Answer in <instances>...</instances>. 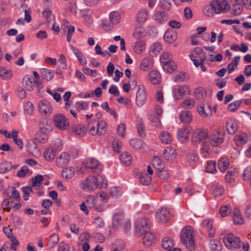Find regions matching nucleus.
Listing matches in <instances>:
<instances>
[{
    "mask_svg": "<svg viewBox=\"0 0 251 251\" xmlns=\"http://www.w3.org/2000/svg\"><path fill=\"white\" fill-rule=\"evenodd\" d=\"M97 179L98 187H105L107 184V180L105 177L101 175H98L95 176Z\"/></svg>",
    "mask_w": 251,
    "mask_h": 251,
    "instance_id": "680f3d73",
    "label": "nucleus"
},
{
    "mask_svg": "<svg viewBox=\"0 0 251 251\" xmlns=\"http://www.w3.org/2000/svg\"><path fill=\"white\" fill-rule=\"evenodd\" d=\"M97 127V121L96 120H93L88 123V128L90 134L92 135H98Z\"/></svg>",
    "mask_w": 251,
    "mask_h": 251,
    "instance_id": "58836bf2",
    "label": "nucleus"
},
{
    "mask_svg": "<svg viewBox=\"0 0 251 251\" xmlns=\"http://www.w3.org/2000/svg\"><path fill=\"white\" fill-rule=\"evenodd\" d=\"M98 135H102L105 133L107 130L106 124L103 121H97Z\"/></svg>",
    "mask_w": 251,
    "mask_h": 251,
    "instance_id": "8fccbe9b",
    "label": "nucleus"
},
{
    "mask_svg": "<svg viewBox=\"0 0 251 251\" xmlns=\"http://www.w3.org/2000/svg\"><path fill=\"white\" fill-rule=\"evenodd\" d=\"M150 226L148 220L145 218L138 219L135 224V233L138 236H141L147 232Z\"/></svg>",
    "mask_w": 251,
    "mask_h": 251,
    "instance_id": "20e7f679",
    "label": "nucleus"
},
{
    "mask_svg": "<svg viewBox=\"0 0 251 251\" xmlns=\"http://www.w3.org/2000/svg\"><path fill=\"white\" fill-rule=\"evenodd\" d=\"M43 15L46 18V25L50 27L52 24H55V18L51 12L49 10H46L43 12Z\"/></svg>",
    "mask_w": 251,
    "mask_h": 251,
    "instance_id": "5701e85b",
    "label": "nucleus"
},
{
    "mask_svg": "<svg viewBox=\"0 0 251 251\" xmlns=\"http://www.w3.org/2000/svg\"><path fill=\"white\" fill-rule=\"evenodd\" d=\"M226 127L228 133L231 135L235 133L238 129L236 122L231 119L226 121Z\"/></svg>",
    "mask_w": 251,
    "mask_h": 251,
    "instance_id": "6ab92c4d",
    "label": "nucleus"
},
{
    "mask_svg": "<svg viewBox=\"0 0 251 251\" xmlns=\"http://www.w3.org/2000/svg\"><path fill=\"white\" fill-rule=\"evenodd\" d=\"M18 131L13 130L11 131L12 138L14 142L17 145L20 149L23 148V142L22 139L18 138Z\"/></svg>",
    "mask_w": 251,
    "mask_h": 251,
    "instance_id": "37998d69",
    "label": "nucleus"
},
{
    "mask_svg": "<svg viewBox=\"0 0 251 251\" xmlns=\"http://www.w3.org/2000/svg\"><path fill=\"white\" fill-rule=\"evenodd\" d=\"M120 160L125 165H130L132 162V157L127 152H124L120 156Z\"/></svg>",
    "mask_w": 251,
    "mask_h": 251,
    "instance_id": "e433bc0d",
    "label": "nucleus"
},
{
    "mask_svg": "<svg viewBox=\"0 0 251 251\" xmlns=\"http://www.w3.org/2000/svg\"><path fill=\"white\" fill-rule=\"evenodd\" d=\"M39 130L42 132L49 133L51 130V126L48 124L47 120L44 119L41 121L39 124Z\"/></svg>",
    "mask_w": 251,
    "mask_h": 251,
    "instance_id": "de8ad7c7",
    "label": "nucleus"
},
{
    "mask_svg": "<svg viewBox=\"0 0 251 251\" xmlns=\"http://www.w3.org/2000/svg\"><path fill=\"white\" fill-rule=\"evenodd\" d=\"M25 21L29 23L31 21V17L30 15V11L27 9L25 10V20L23 18L19 19L16 22L17 25H24Z\"/></svg>",
    "mask_w": 251,
    "mask_h": 251,
    "instance_id": "052dcab7",
    "label": "nucleus"
},
{
    "mask_svg": "<svg viewBox=\"0 0 251 251\" xmlns=\"http://www.w3.org/2000/svg\"><path fill=\"white\" fill-rule=\"evenodd\" d=\"M175 245L174 240L168 237H165L162 242V247L167 251H172V249Z\"/></svg>",
    "mask_w": 251,
    "mask_h": 251,
    "instance_id": "473e14b6",
    "label": "nucleus"
},
{
    "mask_svg": "<svg viewBox=\"0 0 251 251\" xmlns=\"http://www.w3.org/2000/svg\"><path fill=\"white\" fill-rule=\"evenodd\" d=\"M190 130L189 128L182 127L177 131V137L179 142L184 143L187 141L190 136Z\"/></svg>",
    "mask_w": 251,
    "mask_h": 251,
    "instance_id": "dca6fc26",
    "label": "nucleus"
},
{
    "mask_svg": "<svg viewBox=\"0 0 251 251\" xmlns=\"http://www.w3.org/2000/svg\"><path fill=\"white\" fill-rule=\"evenodd\" d=\"M205 171L211 174H214L216 172V162L213 161H207Z\"/></svg>",
    "mask_w": 251,
    "mask_h": 251,
    "instance_id": "bf43d9fd",
    "label": "nucleus"
},
{
    "mask_svg": "<svg viewBox=\"0 0 251 251\" xmlns=\"http://www.w3.org/2000/svg\"><path fill=\"white\" fill-rule=\"evenodd\" d=\"M155 241V235L151 232H146L143 238L144 245L147 247L151 246Z\"/></svg>",
    "mask_w": 251,
    "mask_h": 251,
    "instance_id": "aec40b11",
    "label": "nucleus"
},
{
    "mask_svg": "<svg viewBox=\"0 0 251 251\" xmlns=\"http://www.w3.org/2000/svg\"><path fill=\"white\" fill-rule=\"evenodd\" d=\"M23 85L25 90L31 91L34 89L35 81L33 79L26 76L23 78Z\"/></svg>",
    "mask_w": 251,
    "mask_h": 251,
    "instance_id": "b1692460",
    "label": "nucleus"
},
{
    "mask_svg": "<svg viewBox=\"0 0 251 251\" xmlns=\"http://www.w3.org/2000/svg\"><path fill=\"white\" fill-rule=\"evenodd\" d=\"M172 54L168 52H164L160 56V60L162 63L165 64L168 62L172 61Z\"/></svg>",
    "mask_w": 251,
    "mask_h": 251,
    "instance_id": "864d4df0",
    "label": "nucleus"
},
{
    "mask_svg": "<svg viewBox=\"0 0 251 251\" xmlns=\"http://www.w3.org/2000/svg\"><path fill=\"white\" fill-rule=\"evenodd\" d=\"M164 158L167 160L174 159L176 156V151L170 147H168L163 151Z\"/></svg>",
    "mask_w": 251,
    "mask_h": 251,
    "instance_id": "72a5a7b5",
    "label": "nucleus"
},
{
    "mask_svg": "<svg viewBox=\"0 0 251 251\" xmlns=\"http://www.w3.org/2000/svg\"><path fill=\"white\" fill-rule=\"evenodd\" d=\"M110 22L113 24H117L119 23L121 17L120 14L117 11L111 12L109 14Z\"/></svg>",
    "mask_w": 251,
    "mask_h": 251,
    "instance_id": "603ef678",
    "label": "nucleus"
},
{
    "mask_svg": "<svg viewBox=\"0 0 251 251\" xmlns=\"http://www.w3.org/2000/svg\"><path fill=\"white\" fill-rule=\"evenodd\" d=\"M210 248L212 251H221L222 245L219 241L213 240L210 243Z\"/></svg>",
    "mask_w": 251,
    "mask_h": 251,
    "instance_id": "13d9d810",
    "label": "nucleus"
},
{
    "mask_svg": "<svg viewBox=\"0 0 251 251\" xmlns=\"http://www.w3.org/2000/svg\"><path fill=\"white\" fill-rule=\"evenodd\" d=\"M215 146L222 144L224 140V132L220 129L214 130L209 139Z\"/></svg>",
    "mask_w": 251,
    "mask_h": 251,
    "instance_id": "1a4fd4ad",
    "label": "nucleus"
},
{
    "mask_svg": "<svg viewBox=\"0 0 251 251\" xmlns=\"http://www.w3.org/2000/svg\"><path fill=\"white\" fill-rule=\"evenodd\" d=\"M170 217L169 210L166 208H161L158 210L156 213V218L159 222L165 223L168 222Z\"/></svg>",
    "mask_w": 251,
    "mask_h": 251,
    "instance_id": "ddd939ff",
    "label": "nucleus"
},
{
    "mask_svg": "<svg viewBox=\"0 0 251 251\" xmlns=\"http://www.w3.org/2000/svg\"><path fill=\"white\" fill-rule=\"evenodd\" d=\"M213 192L215 196H222L224 193V188L220 185L216 184L213 186Z\"/></svg>",
    "mask_w": 251,
    "mask_h": 251,
    "instance_id": "69168bd1",
    "label": "nucleus"
},
{
    "mask_svg": "<svg viewBox=\"0 0 251 251\" xmlns=\"http://www.w3.org/2000/svg\"><path fill=\"white\" fill-rule=\"evenodd\" d=\"M199 159V157L197 155H196L195 153L191 152L188 154L187 157H186V160L187 162L190 164H194L196 162H197V161Z\"/></svg>",
    "mask_w": 251,
    "mask_h": 251,
    "instance_id": "774afa93",
    "label": "nucleus"
},
{
    "mask_svg": "<svg viewBox=\"0 0 251 251\" xmlns=\"http://www.w3.org/2000/svg\"><path fill=\"white\" fill-rule=\"evenodd\" d=\"M155 20L162 23L167 20L168 16L165 12H157L153 16Z\"/></svg>",
    "mask_w": 251,
    "mask_h": 251,
    "instance_id": "3c124183",
    "label": "nucleus"
},
{
    "mask_svg": "<svg viewBox=\"0 0 251 251\" xmlns=\"http://www.w3.org/2000/svg\"><path fill=\"white\" fill-rule=\"evenodd\" d=\"M71 128L72 131L78 136H83L86 133V129L84 126L82 125L73 126Z\"/></svg>",
    "mask_w": 251,
    "mask_h": 251,
    "instance_id": "7c9ffc66",
    "label": "nucleus"
},
{
    "mask_svg": "<svg viewBox=\"0 0 251 251\" xmlns=\"http://www.w3.org/2000/svg\"><path fill=\"white\" fill-rule=\"evenodd\" d=\"M229 165V161L227 158L222 157L218 162V169L221 172L225 171L228 168Z\"/></svg>",
    "mask_w": 251,
    "mask_h": 251,
    "instance_id": "f704fd0d",
    "label": "nucleus"
},
{
    "mask_svg": "<svg viewBox=\"0 0 251 251\" xmlns=\"http://www.w3.org/2000/svg\"><path fill=\"white\" fill-rule=\"evenodd\" d=\"M237 144L238 145H242L246 144L251 140V137L250 135L244 133H239L237 135Z\"/></svg>",
    "mask_w": 251,
    "mask_h": 251,
    "instance_id": "bb28decb",
    "label": "nucleus"
},
{
    "mask_svg": "<svg viewBox=\"0 0 251 251\" xmlns=\"http://www.w3.org/2000/svg\"><path fill=\"white\" fill-rule=\"evenodd\" d=\"M55 126L60 130L66 129L69 126L68 119L62 114H57L53 117Z\"/></svg>",
    "mask_w": 251,
    "mask_h": 251,
    "instance_id": "6e6552de",
    "label": "nucleus"
},
{
    "mask_svg": "<svg viewBox=\"0 0 251 251\" xmlns=\"http://www.w3.org/2000/svg\"><path fill=\"white\" fill-rule=\"evenodd\" d=\"M75 174V169L73 167H67L62 172V176L65 179H70L73 177Z\"/></svg>",
    "mask_w": 251,
    "mask_h": 251,
    "instance_id": "49530a36",
    "label": "nucleus"
},
{
    "mask_svg": "<svg viewBox=\"0 0 251 251\" xmlns=\"http://www.w3.org/2000/svg\"><path fill=\"white\" fill-rule=\"evenodd\" d=\"M93 11L90 9H84L81 10L80 14L81 16L85 18V20L89 24L93 22L92 15Z\"/></svg>",
    "mask_w": 251,
    "mask_h": 251,
    "instance_id": "4c0bfd02",
    "label": "nucleus"
},
{
    "mask_svg": "<svg viewBox=\"0 0 251 251\" xmlns=\"http://www.w3.org/2000/svg\"><path fill=\"white\" fill-rule=\"evenodd\" d=\"M75 54L76 57L78 59L80 64L82 65H85L87 63V60L83 54L78 51L77 49H74L73 50Z\"/></svg>",
    "mask_w": 251,
    "mask_h": 251,
    "instance_id": "0e129e2a",
    "label": "nucleus"
},
{
    "mask_svg": "<svg viewBox=\"0 0 251 251\" xmlns=\"http://www.w3.org/2000/svg\"><path fill=\"white\" fill-rule=\"evenodd\" d=\"M70 160L69 154L66 152H63L56 158L55 162L58 167L62 168L69 163Z\"/></svg>",
    "mask_w": 251,
    "mask_h": 251,
    "instance_id": "2eb2a0df",
    "label": "nucleus"
},
{
    "mask_svg": "<svg viewBox=\"0 0 251 251\" xmlns=\"http://www.w3.org/2000/svg\"><path fill=\"white\" fill-rule=\"evenodd\" d=\"M192 116L190 111L184 110L181 112L179 115L180 121L183 123H188L191 120Z\"/></svg>",
    "mask_w": 251,
    "mask_h": 251,
    "instance_id": "c9c22d12",
    "label": "nucleus"
},
{
    "mask_svg": "<svg viewBox=\"0 0 251 251\" xmlns=\"http://www.w3.org/2000/svg\"><path fill=\"white\" fill-rule=\"evenodd\" d=\"M156 175L159 178L164 180L168 179L170 177L169 173L167 170H164V169L158 170Z\"/></svg>",
    "mask_w": 251,
    "mask_h": 251,
    "instance_id": "338daca9",
    "label": "nucleus"
},
{
    "mask_svg": "<svg viewBox=\"0 0 251 251\" xmlns=\"http://www.w3.org/2000/svg\"><path fill=\"white\" fill-rule=\"evenodd\" d=\"M48 133L39 130L36 135V139L41 143H45L48 140Z\"/></svg>",
    "mask_w": 251,
    "mask_h": 251,
    "instance_id": "6e6d98bb",
    "label": "nucleus"
},
{
    "mask_svg": "<svg viewBox=\"0 0 251 251\" xmlns=\"http://www.w3.org/2000/svg\"><path fill=\"white\" fill-rule=\"evenodd\" d=\"M159 139L162 143L169 144L172 142L173 137L168 131H163L161 132L159 135Z\"/></svg>",
    "mask_w": 251,
    "mask_h": 251,
    "instance_id": "cd10ccee",
    "label": "nucleus"
},
{
    "mask_svg": "<svg viewBox=\"0 0 251 251\" xmlns=\"http://www.w3.org/2000/svg\"><path fill=\"white\" fill-rule=\"evenodd\" d=\"M148 17V12L146 9H141L137 13V20L139 23L145 22Z\"/></svg>",
    "mask_w": 251,
    "mask_h": 251,
    "instance_id": "79ce46f5",
    "label": "nucleus"
},
{
    "mask_svg": "<svg viewBox=\"0 0 251 251\" xmlns=\"http://www.w3.org/2000/svg\"><path fill=\"white\" fill-rule=\"evenodd\" d=\"M195 105V100L193 99H189L183 101L181 103V107L185 109H191Z\"/></svg>",
    "mask_w": 251,
    "mask_h": 251,
    "instance_id": "4d7b16f0",
    "label": "nucleus"
},
{
    "mask_svg": "<svg viewBox=\"0 0 251 251\" xmlns=\"http://www.w3.org/2000/svg\"><path fill=\"white\" fill-rule=\"evenodd\" d=\"M145 49V43L142 40L136 42L134 48L135 52L141 54Z\"/></svg>",
    "mask_w": 251,
    "mask_h": 251,
    "instance_id": "09e8293b",
    "label": "nucleus"
},
{
    "mask_svg": "<svg viewBox=\"0 0 251 251\" xmlns=\"http://www.w3.org/2000/svg\"><path fill=\"white\" fill-rule=\"evenodd\" d=\"M149 77L151 83L154 85L159 84L161 81V75L159 72L156 70L150 72Z\"/></svg>",
    "mask_w": 251,
    "mask_h": 251,
    "instance_id": "412c9836",
    "label": "nucleus"
},
{
    "mask_svg": "<svg viewBox=\"0 0 251 251\" xmlns=\"http://www.w3.org/2000/svg\"><path fill=\"white\" fill-rule=\"evenodd\" d=\"M223 242L226 247L229 250H236L241 246V240L232 233H229L223 238Z\"/></svg>",
    "mask_w": 251,
    "mask_h": 251,
    "instance_id": "f03ea898",
    "label": "nucleus"
},
{
    "mask_svg": "<svg viewBox=\"0 0 251 251\" xmlns=\"http://www.w3.org/2000/svg\"><path fill=\"white\" fill-rule=\"evenodd\" d=\"M177 38V33L175 31L167 30L164 34V39L165 42L172 43L175 41Z\"/></svg>",
    "mask_w": 251,
    "mask_h": 251,
    "instance_id": "393cba45",
    "label": "nucleus"
},
{
    "mask_svg": "<svg viewBox=\"0 0 251 251\" xmlns=\"http://www.w3.org/2000/svg\"><path fill=\"white\" fill-rule=\"evenodd\" d=\"M163 49V46L160 43L154 42L150 46L149 52L151 56L157 55Z\"/></svg>",
    "mask_w": 251,
    "mask_h": 251,
    "instance_id": "a211bd4d",
    "label": "nucleus"
},
{
    "mask_svg": "<svg viewBox=\"0 0 251 251\" xmlns=\"http://www.w3.org/2000/svg\"><path fill=\"white\" fill-rule=\"evenodd\" d=\"M13 76V72L11 70L5 68H0V76L3 80H9Z\"/></svg>",
    "mask_w": 251,
    "mask_h": 251,
    "instance_id": "c756f323",
    "label": "nucleus"
},
{
    "mask_svg": "<svg viewBox=\"0 0 251 251\" xmlns=\"http://www.w3.org/2000/svg\"><path fill=\"white\" fill-rule=\"evenodd\" d=\"M38 108L39 112L42 114L49 115L52 112L51 104L46 100H42L39 101Z\"/></svg>",
    "mask_w": 251,
    "mask_h": 251,
    "instance_id": "9b49d317",
    "label": "nucleus"
},
{
    "mask_svg": "<svg viewBox=\"0 0 251 251\" xmlns=\"http://www.w3.org/2000/svg\"><path fill=\"white\" fill-rule=\"evenodd\" d=\"M212 5L217 14L226 13L230 9V5L227 0H213Z\"/></svg>",
    "mask_w": 251,
    "mask_h": 251,
    "instance_id": "7ed1b4c3",
    "label": "nucleus"
},
{
    "mask_svg": "<svg viewBox=\"0 0 251 251\" xmlns=\"http://www.w3.org/2000/svg\"><path fill=\"white\" fill-rule=\"evenodd\" d=\"M56 152V150L52 148L46 150L44 153L45 159L49 162L52 161L55 158Z\"/></svg>",
    "mask_w": 251,
    "mask_h": 251,
    "instance_id": "c85d7f7f",
    "label": "nucleus"
},
{
    "mask_svg": "<svg viewBox=\"0 0 251 251\" xmlns=\"http://www.w3.org/2000/svg\"><path fill=\"white\" fill-rule=\"evenodd\" d=\"M232 217L234 224L242 225L244 224V220L241 216L240 212L238 209H233L232 212Z\"/></svg>",
    "mask_w": 251,
    "mask_h": 251,
    "instance_id": "a878e982",
    "label": "nucleus"
},
{
    "mask_svg": "<svg viewBox=\"0 0 251 251\" xmlns=\"http://www.w3.org/2000/svg\"><path fill=\"white\" fill-rule=\"evenodd\" d=\"M85 202L88 208L93 209L96 211L99 212L103 211V208L102 205L96 204V199L94 196H88L86 198Z\"/></svg>",
    "mask_w": 251,
    "mask_h": 251,
    "instance_id": "f8f14e48",
    "label": "nucleus"
},
{
    "mask_svg": "<svg viewBox=\"0 0 251 251\" xmlns=\"http://www.w3.org/2000/svg\"><path fill=\"white\" fill-rule=\"evenodd\" d=\"M139 179L142 185L147 186L151 183V177L149 176L146 172H142L140 174Z\"/></svg>",
    "mask_w": 251,
    "mask_h": 251,
    "instance_id": "c03bdc74",
    "label": "nucleus"
},
{
    "mask_svg": "<svg viewBox=\"0 0 251 251\" xmlns=\"http://www.w3.org/2000/svg\"><path fill=\"white\" fill-rule=\"evenodd\" d=\"M146 101V94L143 87H139L136 93V103L138 107H142Z\"/></svg>",
    "mask_w": 251,
    "mask_h": 251,
    "instance_id": "4468645a",
    "label": "nucleus"
},
{
    "mask_svg": "<svg viewBox=\"0 0 251 251\" xmlns=\"http://www.w3.org/2000/svg\"><path fill=\"white\" fill-rule=\"evenodd\" d=\"M176 92L179 96L183 97L184 96L190 94V88L187 85H182L178 88Z\"/></svg>",
    "mask_w": 251,
    "mask_h": 251,
    "instance_id": "a19ab883",
    "label": "nucleus"
},
{
    "mask_svg": "<svg viewBox=\"0 0 251 251\" xmlns=\"http://www.w3.org/2000/svg\"><path fill=\"white\" fill-rule=\"evenodd\" d=\"M176 68V64L173 61L168 62V63L163 64V69L164 71L167 73H172Z\"/></svg>",
    "mask_w": 251,
    "mask_h": 251,
    "instance_id": "a18cd8bd",
    "label": "nucleus"
},
{
    "mask_svg": "<svg viewBox=\"0 0 251 251\" xmlns=\"http://www.w3.org/2000/svg\"><path fill=\"white\" fill-rule=\"evenodd\" d=\"M212 5V1L208 5L205 6L203 8V12L204 14L208 17H212L216 14V11Z\"/></svg>",
    "mask_w": 251,
    "mask_h": 251,
    "instance_id": "5fc2aeb1",
    "label": "nucleus"
},
{
    "mask_svg": "<svg viewBox=\"0 0 251 251\" xmlns=\"http://www.w3.org/2000/svg\"><path fill=\"white\" fill-rule=\"evenodd\" d=\"M208 132L204 129H196L192 136V141L195 143H201L208 138Z\"/></svg>",
    "mask_w": 251,
    "mask_h": 251,
    "instance_id": "0eeeda50",
    "label": "nucleus"
},
{
    "mask_svg": "<svg viewBox=\"0 0 251 251\" xmlns=\"http://www.w3.org/2000/svg\"><path fill=\"white\" fill-rule=\"evenodd\" d=\"M95 176H90L85 180L81 182L80 185L82 189L86 191H94L98 188Z\"/></svg>",
    "mask_w": 251,
    "mask_h": 251,
    "instance_id": "423d86ee",
    "label": "nucleus"
},
{
    "mask_svg": "<svg viewBox=\"0 0 251 251\" xmlns=\"http://www.w3.org/2000/svg\"><path fill=\"white\" fill-rule=\"evenodd\" d=\"M181 242L189 251H193L195 249L194 231L191 226H186L181 232Z\"/></svg>",
    "mask_w": 251,
    "mask_h": 251,
    "instance_id": "f257e3e1",
    "label": "nucleus"
},
{
    "mask_svg": "<svg viewBox=\"0 0 251 251\" xmlns=\"http://www.w3.org/2000/svg\"><path fill=\"white\" fill-rule=\"evenodd\" d=\"M153 166L157 170H160L165 168V164L160 158L157 156H154L152 160Z\"/></svg>",
    "mask_w": 251,
    "mask_h": 251,
    "instance_id": "ea45409f",
    "label": "nucleus"
},
{
    "mask_svg": "<svg viewBox=\"0 0 251 251\" xmlns=\"http://www.w3.org/2000/svg\"><path fill=\"white\" fill-rule=\"evenodd\" d=\"M153 59L150 57H146L141 60L139 67L142 71H148L153 68Z\"/></svg>",
    "mask_w": 251,
    "mask_h": 251,
    "instance_id": "f3484780",
    "label": "nucleus"
},
{
    "mask_svg": "<svg viewBox=\"0 0 251 251\" xmlns=\"http://www.w3.org/2000/svg\"><path fill=\"white\" fill-rule=\"evenodd\" d=\"M243 101V100H236L230 103L228 106V110L230 112L235 111L240 106Z\"/></svg>",
    "mask_w": 251,
    "mask_h": 251,
    "instance_id": "e2e57ef3",
    "label": "nucleus"
},
{
    "mask_svg": "<svg viewBox=\"0 0 251 251\" xmlns=\"http://www.w3.org/2000/svg\"><path fill=\"white\" fill-rule=\"evenodd\" d=\"M201 226L207 229L208 232V237L211 238L214 236L215 230L212 227L211 221L209 219H206L202 221L201 222Z\"/></svg>",
    "mask_w": 251,
    "mask_h": 251,
    "instance_id": "4be33fe9",
    "label": "nucleus"
},
{
    "mask_svg": "<svg viewBox=\"0 0 251 251\" xmlns=\"http://www.w3.org/2000/svg\"><path fill=\"white\" fill-rule=\"evenodd\" d=\"M85 168L89 169L92 172L99 173L102 171V165L95 158H89L84 163Z\"/></svg>",
    "mask_w": 251,
    "mask_h": 251,
    "instance_id": "39448f33",
    "label": "nucleus"
},
{
    "mask_svg": "<svg viewBox=\"0 0 251 251\" xmlns=\"http://www.w3.org/2000/svg\"><path fill=\"white\" fill-rule=\"evenodd\" d=\"M28 151L35 157H39L41 155L40 151L38 149L36 144L33 141L28 144Z\"/></svg>",
    "mask_w": 251,
    "mask_h": 251,
    "instance_id": "2f4dec72",
    "label": "nucleus"
},
{
    "mask_svg": "<svg viewBox=\"0 0 251 251\" xmlns=\"http://www.w3.org/2000/svg\"><path fill=\"white\" fill-rule=\"evenodd\" d=\"M215 146L208 137L201 143V154L203 156L207 157Z\"/></svg>",
    "mask_w": 251,
    "mask_h": 251,
    "instance_id": "9d476101",
    "label": "nucleus"
}]
</instances>
